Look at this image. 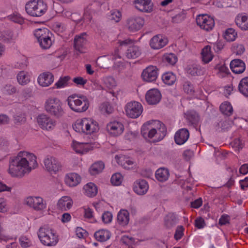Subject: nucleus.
Segmentation results:
<instances>
[{"instance_id": "nucleus-45", "label": "nucleus", "mask_w": 248, "mask_h": 248, "mask_svg": "<svg viewBox=\"0 0 248 248\" xmlns=\"http://www.w3.org/2000/svg\"><path fill=\"white\" fill-rule=\"evenodd\" d=\"M162 80L166 84L172 85L176 81V78L172 73H167L162 76Z\"/></svg>"}, {"instance_id": "nucleus-8", "label": "nucleus", "mask_w": 248, "mask_h": 248, "mask_svg": "<svg viewBox=\"0 0 248 248\" xmlns=\"http://www.w3.org/2000/svg\"><path fill=\"white\" fill-rule=\"evenodd\" d=\"M87 35L86 32L81 33L75 36L74 38V47L76 51L83 53L86 50Z\"/></svg>"}, {"instance_id": "nucleus-4", "label": "nucleus", "mask_w": 248, "mask_h": 248, "mask_svg": "<svg viewBox=\"0 0 248 248\" xmlns=\"http://www.w3.org/2000/svg\"><path fill=\"white\" fill-rule=\"evenodd\" d=\"M38 236L41 243L44 245L53 246L58 242L57 237L48 228L40 227Z\"/></svg>"}, {"instance_id": "nucleus-51", "label": "nucleus", "mask_w": 248, "mask_h": 248, "mask_svg": "<svg viewBox=\"0 0 248 248\" xmlns=\"http://www.w3.org/2000/svg\"><path fill=\"white\" fill-rule=\"evenodd\" d=\"M70 78L68 76H66L63 78H61L59 80L55 83V85L56 88H62L67 86L68 81H69Z\"/></svg>"}, {"instance_id": "nucleus-64", "label": "nucleus", "mask_w": 248, "mask_h": 248, "mask_svg": "<svg viewBox=\"0 0 248 248\" xmlns=\"http://www.w3.org/2000/svg\"><path fill=\"white\" fill-rule=\"evenodd\" d=\"M73 81L77 85L84 86L87 83V80L80 77L73 78Z\"/></svg>"}, {"instance_id": "nucleus-63", "label": "nucleus", "mask_w": 248, "mask_h": 248, "mask_svg": "<svg viewBox=\"0 0 248 248\" xmlns=\"http://www.w3.org/2000/svg\"><path fill=\"white\" fill-rule=\"evenodd\" d=\"M121 241L124 244L129 245L134 242V239L132 237L124 235L122 237Z\"/></svg>"}, {"instance_id": "nucleus-21", "label": "nucleus", "mask_w": 248, "mask_h": 248, "mask_svg": "<svg viewBox=\"0 0 248 248\" xmlns=\"http://www.w3.org/2000/svg\"><path fill=\"white\" fill-rule=\"evenodd\" d=\"M134 3L135 8L140 11L149 13L152 10L153 4L151 0H135Z\"/></svg>"}, {"instance_id": "nucleus-52", "label": "nucleus", "mask_w": 248, "mask_h": 248, "mask_svg": "<svg viewBox=\"0 0 248 248\" xmlns=\"http://www.w3.org/2000/svg\"><path fill=\"white\" fill-rule=\"evenodd\" d=\"M2 91L4 94L11 95L16 93V89L11 84H6L3 86Z\"/></svg>"}, {"instance_id": "nucleus-40", "label": "nucleus", "mask_w": 248, "mask_h": 248, "mask_svg": "<svg viewBox=\"0 0 248 248\" xmlns=\"http://www.w3.org/2000/svg\"><path fill=\"white\" fill-rule=\"evenodd\" d=\"M108 17L113 22H119L122 18V13L118 9H113L108 14Z\"/></svg>"}, {"instance_id": "nucleus-43", "label": "nucleus", "mask_w": 248, "mask_h": 248, "mask_svg": "<svg viewBox=\"0 0 248 248\" xmlns=\"http://www.w3.org/2000/svg\"><path fill=\"white\" fill-rule=\"evenodd\" d=\"M152 123H155L157 125L158 134L159 136L157 141L161 140L165 136L167 132V129L163 123L159 121H153Z\"/></svg>"}, {"instance_id": "nucleus-54", "label": "nucleus", "mask_w": 248, "mask_h": 248, "mask_svg": "<svg viewBox=\"0 0 248 248\" xmlns=\"http://www.w3.org/2000/svg\"><path fill=\"white\" fill-rule=\"evenodd\" d=\"M183 90L187 94H192L194 92L193 85L189 81H186L183 84Z\"/></svg>"}, {"instance_id": "nucleus-14", "label": "nucleus", "mask_w": 248, "mask_h": 248, "mask_svg": "<svg viewBox=\"0 0 248 248\" xmlns=\"http://www.w3.org/2000/svg\"><path fill=\"white\" fill-rule=\"evenodd\" d=\"M106 129L111 136L117 137L123 132L124 126L121 123L113 122L107 124Z\"/></svg>"}, {"instance_id": "nucleus-46", "label": "nucleus", "mask_w": 248, "mask_h": 248, "mask_svg": "<svg viewBox=\"0 0 248 248\" xmlns=\"http://www.w3.org/2000/svg\"><path fill=\"white\" fill-rule=\"evenodd\" d=\"M233 123V121L231 123L225 121L221 123L220 127V124L217 123L216 124V130L219 132H225L228 131L232 126V124Z\"/></svg>"}, {"instance_id": "nucleus-20", "label": "nucleus", "mask_w": 248, "mask_h": 248, "mask_svg": "<svg viewBox=\"0 0 248 248\" xmlns=\"http://www.w3.org/2000/svg\"><path fill=\"white\" fill-rule=\"evenodd\" d=\"M148 185L146 180L139 179L136 180L133 186L134 191L138 195H144L148 190Z\"/></svg>"}, {"instance_id": "nucleus-37", "label": "nucleus", "mask_w": 248, "mask_h": 248, "mask_svg": "<svg viewBox=\"0 0 248 248\" xmlns=\"http://www.w3.org/2000/svg\"><path fill=\"white\" fill-rule=\"evenodd\" d=\"M16 78L18 83L21 85H26L30 81V76L29 73L25 71H20Z\"/></svg>"}, {"instance_id": "nucleus-7", "label": "nucleus", "mask_w": 248, "mask_h": 248, "mask_svg": "<svg viewBox=\"0 0 248 248\" xmlns=\"http://www.w3.org/2000/svg\"><path fill=\"white\" fill-rule=\"evenodd\" d=\"M68 104L70 108H74V107L80 106L82 104V108H88L90 107V102L88 98L84 96L78 97L75 95L69 96L67 100Z\"/></svg>"}, {"instance_id": "nucleus-25", "label": "nucleus", "mask_w": 248, "mask_h": 248, "mask_svg": "<svg viewBox=\"0 0 248 248\" xmlns=\"http://www.w3.org/2000/svg\"><path fill=\"white\" fill-rule=\"evenodd\" d=\"M72 204L73 201L70 197L63 196L59 200L57 206L62 211H67L71 208Z\"/></svg>"}, {"instance_id": "nucleus-48", "label": "nucleus", "mask_w": 248, "mask_h": 248, "mask_svg": "<svg viewBox=\"0 0 248 248\" xmlns=\"http://www.w3.org/2000/svg\"><path fill=\"white\" fill-rule=\"evenodd\" d=\"M143 109H124V111H123L124 113L129 118L135 119L140 116L142 112Z\"/></svg>"}, {"instance_id": "nucleus-57", "label": "nucleus", "mask_w": 248, "mask_h": 248, "mask_svg": "<svg viewBox=\"0 0 248 248\" xmlns=\"http://www.w3.org/2000/svg\"><path fill=\"white\" fill-rule=\"evenodd\" d=\"M184 228L183 226H178L175 231L174 238L177 241L180 240L184 235Z\"/></svg>"}, {"instance_id": "nucleus-32", "label": "nucleus", "mask_w": 248, "mask_h": 248, "mask_svg": "<svg viewBox=\"0 0 248 248\" xmlns=\"http://www.w3.org/2000/svg\"><path fill=\"white\" fill-rule=\"evenodd\" d=\"M81 181V177L76 173H71L67 175L66 183L70 186H74L78 185Z\"/></svg>"}, {"instance_id": "nucleus-61", "label": "nucleus", "mask_w": 248, "mask_h": 248, "mask_svg": "<svg viewBox=\"0 0 248 248\" xmlns=\"http://www.w3.org/2000/svg\"><path fill=\"white\" fill-rule=\"evenodd\" d=\"M84 132L83 133H86V134L93 133L92 132V129L91 127V124L90 123V121L87 118H84Z\"/></svg>"}, {"instance_id": "nucleus-15", "label": "nucleus", "mask_w": 248, "mask_h": 248, "mask_svg": "<svg viewBox=\"0 0 248 248\" xmlns=\"http://www.w3.org/2000/svg\"><path fill=\"white\" fill-rule=\"evenodd\" d=\"M102 81L103 86L107 89L111 90L109 92L112 96L117 97L118 92H114L113 90L117 86V82L115 78L111 76H106L102 78Z\"/></svg>"}, {"instance_id": "nucleus-22", "label": "nucleus", "mask_w": 248, "mask_h": 248, "mask_svg": "<svg viewBox=\"0 0 248 248\" xmlns=\"http://www.w3.org/2000/svg\"><path fill=\"white\" fill-rule=\"evenodd\" d=\"M189 137L188 130L186 128H182L178 130L174 136L175 143L178 145L184 144Z\"/></svg>"}, {"instance_id": "nucleus-30", "label": "nucleus", "mask_w": 248, "mask_h": 248, "mask_svg": "<svg viewBox=\"0 0 248 248\" xmlns=\"http://www.w3.org/2000/svg\"><path fill=\"white\" fill-rule=\"evenodd\" d=\"M16 37V35L10 31H6L4 32L0 31V40L5 43L15 42Z\"/></svg>"}, {"instance_id": "nucleus-9", "label": "nucleus", "mask_w": 248, "mask_h": 248, "mask_svg": "<svg viewBox=\"0 0 248 248\" xmlns=\"http://www.w3.org/2000/svg\"><path fill=\"white\" fill-rule=\"evenodd\" d=\"M144 20L140 16H133L129 18L126 21L127 29L132 32L140 30L143 26Z\"/></svg>"}, {"instance_id": "nucleus-5", "label": "nucleus", "mask_w": 248, "mask_h": 248, "mask_svg": "<svg viewBox=\"0 0 248 248\" xmlns=\"http://www.w3.org/2000/svg\"><path fill=\"white\" fill-rule=\"evenodd\" d=\"M196 22L201 29L207 31L212 30L215 25L214 19L205 14L197 16Z\"/></svg>"}, {"instance_id": "nucleus-47", "label": "nucleus", "mask_w": 248, "mask_h": 248, "mask_svg": "<svg viewBox=\"0 0 248 248\" xmlns=\"http://www.w3.org/2000/svg\"><path fill=\"white\" fill-rule=\"evenodd\" d=\"M237 33L234 29L232 28L228 29L224 35V38L229 42L233 41L236 37Z\"/></svg>"}, {"instance_id": "nucleus-17", "label": "nucleus", "mask_w": 248, "mask_h": 248, "mask_svg": "<svg viewBox=\"0 0 248 248\" xmlns=\"http://www.w3.org/2000/svg\"><path fill=\"white\" fill-rule=\"evenodd\" d=\"M187 74L192 77L200 76L205 72V69L199 64L193 63L189 64L186 69Z\"/></svg>"}, {"instance_id": "nucleus-53", "label": "nucleus", "mask_w": 248, "mask_h": 248, "mask_svg": "<svg viewBox=\"0 0 248 248\" xmlns=\"http://www.w3.org/2000/svg\"><path fill=\"white\" fill-rule=\"evenodd\" d=\"M122 176L120 173L114 174L110 179L111 183L113 185L119 186L122 182Z\"/></svg>"}, {"instance_id": "nucleus-38", "label": "nucleus", "mask_w": 248, "mask_h": 248, "mask_svg": "<svg viewBox=\"0 0 248 248\" xmlns=\"http://www.w3.org/2000/svg\"><path fill=\"white\" fill-rule=\"evenodd\" d=\"M85 194L90 197H94L97 193V186L93 183H88L84 186Z\"/></svg>"}, {"instance_id": "nucleus-62", "label": "nucleus", "mask_w": 248, "mask_h": 248, "mask_svg": "<svg viewBox=\"0 0 248 248\" xmlns=\"http://www.w3.org/2000/svg\"><path fill=\"white\" fill-rule=\"evenodd\" d=\"M47 112L57 118L62 116L63 114V109H46Z\"/></svg>"}, {"instance_id": "nucleus-31", "label": "nucleus", "mask_w": 248, "mask_h": 248, "mask_svg": "<svg viewBox=\"0 0 248 248\" xmlns=\"http://www.w3.org/2000/svg\"><path fill=\"white\" fill-rule=\"evenodd\" d=\"M63 107L62 102L56 98H50L45 102L46 108H59Z\"/></svg>"}, {"instance_id": "nucleus-29", "label": "nucleus", "mask_w": 248, "mask_h": 248, "mask_svg": "<svg viewBox=\"0 0 248 248\" xmlns=\"http://www.w3.org/2000/svg\"><path fill=\"white\" fill-rule=\"evenodd\" d=\"M178 218L174 213H169L164 218L165 226L168 229H171L178 223Z\"/></svg>"}, {"instance_id": "nucleus-19", "label": "nucleus", "mask_w": 248, "mask_h": 248, "mask_svg": "<svg viewBox=\"0 0 248 248\" xmlns=\"http://www.w3.org/2000/svg\"><path fill=\"white\" fill-rule=\"evenodd\" d=\"M54 81V76L49 72H44L40 74L37 78L38 84L42 87H48Z\"/></svg>"}, {"instance_id": "nucleus-56", "label": "nucleus", "mask_w": 248, "mask_h": 248, "mask_svg": "<svg viewBox=\"0 0 248 248\" xmlns=\"http://www.w3.org/2000/svg\"><path fill=\"white\" fill-rule=\"evenodd\" d=\"M28 65V62L26 58L23 57L22 59L18 61L15 64V67L17 69H24Z\"/></svg>"}, {"instance_id": "nucleus-13", "label": "nucleus", "mask_w": 248, "mask_h": 248, "mask_svg": "<svg viewBox=\"0 0 248 248\" xmlns=\"http://www.w3.org/2000/svg\"><path fill=\"white\" fill-rule=\"evenodd\" d=\"M37 121L40 127L44 130L51 129L55 125L54 121L43 114L38 115L37 118Z\"/></svg>"}, {"instance_id": "nucleus-39", "label": "nucleus", "mask_w": 248, "mask_h": 248, "mask_svg": "<svg viewBox=\"0 0 248 248\" xmlns=\"http://www.w3.org/2000/svg\"><path fill=\"white\" fill-rule=\"evenodd\" d=\"M105 167V164L102 161H98L93 163L90 168L89 171L92 175L101 172Z\"/></svg>"}, {"instance_id": "nucleus-27", "label": "nucleus", "mask_w": 248, "mask_h": 248, "mask_svg": "<svg viewBox=\"0 0 248 248\" xmlns=\"http://www.w3.org/2000/svg\"><path fill=\"white\" fill-rule=\"evenodd\" d=\"M235 21L237 26L242 30H248V16L245 15H238Z\"/></svg>"}, {"instance_id": "nucleus-36", "label": "nucleus", "mask_w": 248, "mask_h": 248, "mask_svg": "<svg viewBox=\"0 0 248 248\" xmlns=\"http://www.w3.org/2000/svg\"><path fill=\"white\" fill-rule=\"evenodd\" d=\"M117 221L122 225H126L129 221L128 212L125 210H121L117 215Z\"/></svg>"}, {"instance_id": "nucleus-33", "label": "nucleus", "mask_w": 248, "mask_h": 248, "mask_svg": "<svg viewBox=\"0 0 248 248\" xmlns=\"http://www.w3.org/2000/svg\"><path fill=\"white\" fill-rule=\"evenodd\" d=\"M117 162L124 168L126 170H130L133 168V161L130 160L128 158H124L123 156H120L116 155L115 156Z\"/></svg>"}, {"instance_id": "nucleus-42", "label": "nucleus", "mask_w": 248, "mask_h": 248, "mask_svg": "<svg viewBox=\"0 0 248 248\" xmlns=\"http://www.w3.org/2000/svg\"><path fill=\"white\" fill-rule=\"evenodd\" d=\"M238 89L245 96L248 97V77L242 78L239 82Z\"/></svg>"}, {"instance_id": "nucleus-16", "label": "nucleus", "mask_w": 248, "mask_h": 248, "mask_svg": "<svg viewBox=\"0 0 248 248\" xmlns=\"http://www.w3.org/2000/svg\"><path fill=\"white\" fill-rule=\"evenodd\" d=\"M161 99L160 92L156 89L149 90L146 94V100L150 105H155L158 103Z\"/></svg>"}, {"instance_id": "nucleus-6", "label": "nucleus", "mask_w": 248, "mask_h": 248, "mask_svg": "<svg viewBox=\"0 0 248 248\" xmlns=\"http://www.w3.org/2000/svg\"><path fill=\"white\" fill-rule=\"evenodd\" d=\"M71 19L77 24L88 25L92 19V11L89 8L87 7L85 9L84 14L82 16L79 14L75 13L72 14Z\"/></svg>"}, {"instance_id": "nucleus-60", "label": "nucleus", "mask_w": 248, "mask_h": 248, "mask_svg": "<svg viewBox=\"0 0 248 248\" xmlns=\"http://www.w3.org/2000/svg\"><path fill=\"white\" fill-rule=\"evenodd\" d=\"M206 225L204 219L202 217L197 218L195 220V226L199 229L203 228Z\"/></svg>"}, {"instance_id": "nucleus-11", "label": "nucleus", "mask_w": 248, "mask_h": 248, "mask_svg": "<svg viewBox=\"0 0 248 248\" xmlns=\"http://www.w3.org/2000/svg\"><path fill=\"white\" fill-rule=\"evenodd\" d=\"M158 76V70L156 66L150 65L145 68L141 74L144 81L151 82L156 80Z\"/></svg>"}, {"instance_id": "nucleus-10", "label": "nucleus", "mask_w": 248, "mask_h": 248, "mask_svg": "<svg viewBox=\"0 0 248 248\" xmlns=\"http://www.w3.org/2000/svg\"><path fill=\"white\" fill-rule=\"evenodd\" d=\"M26 203L36 211H41L46 208V204L43 199L40 197H29L26 201Z\"/></svg>"}, {"instance_id": "nucleus-55", "label": "nucleus", "mask_w": 248, "mask_h": 248, "mask_svg": "<svg viewBox=\"0 0 248 248\" xmlns=\"http://www.w3.org/2000/svg\"><path fill=\"white\" fill-rule=\"evenodd\" d=\"M7 18L19 24H22L24 22L23 18L20 15L17 14L11 15L7 16Z\"/></svg>"}, {"instance_id": "nucleus-26", "label": "nucleus", "mask_w": 248, "mask_h": 248, "mask_svg": "<svg viewBox=\"0 0 248 248\" xmlns=\"http://www.w3.org/2000/svg\"><path fill=\"white\" fill-rule=\"evenodd\" d=\"M89 142H79L73 140L72 147L75 152L78 154H83L88 152L89 150H92L93 147H91L90 148L85 147L84 145H88Z\"/></svg>"}, {"instance_id": "nucleus-41", "label": "nucleus", "mask_w": 248, "mask_h": 248, "mask_svg": "<svg viewBox=\"0 0 248 248\" xmlns=\"http://www.w3.org/2000/svg\"><path fill=\"white\" fill-rule=\"evenodd\" d=\"M169 175V172L167 169L164 168H160L155 172L156 178L160 182L166 181Z\"/></svg>"}, {"instance_id": "nucleus-34", "label": "nucleus", "mask_w": 248, "mask_h": 248, "mask_svg": "<svg viewBox=\"0 0 248 248\" xmlns=\"http://www.w3.org/2000/svg\"><path fill=\"white\" fill-rule=\"evenodd\" d=\"M211 47L209 46H207L203 47L201 53L202 61L204 63L209 62L213 58V54L211 50Z\"/></svg>"}, {"instance_id": "nucleus-24", "label": "nucleus", "mask_w": 248, "mask_h": 248, "mask_svg": "<svg viewBox=\"0 0 248 248\" xmlns=\"http://www.w3.org/2000/svg\"><path fill=\"white\" fill-rule=\"evenodd\" d=\"M230 65L232 72L235 74L243 73L246 68L244 62L240 59H234L232 61Z\"/></svg>"}, {"instance_id": "nucleus-1", "label": "nucleus", "mask_w": 248, "mask_h": 248, "mask_svg": "<svg viewBox=\"0 0 248 248\" xmlns=\"http://www.w3.org/2000/svg\"><path fill=\"white\" fill-rule=\"evenodd\" d=\"M36 157L34 154L20 151L16 157L10 161L9 172L14 177H22L37 167Z\"/></svg>"}, {"instance_id": "nucleus-12", "label": "nucleus", "mask_w": 248, "mask_h": 248, "mask_svg": "<svg viewBox=\"0 0 248 248\" xmlns=\"http://www.w3.org/2000/svg\"><path fill=\"white\" fill-rule=\"evenodd\" d=\"M46 170L50 172L56 173L61 167V164L54 157L47 155L44 161Z\"/></svg>"}, {"instance_id": "nucleus-59", "label": "nucleus", "mask_w": 248, "mask_h": 248, "mask_svg": "<svg viewBox=\"0 0 248 248\" xmlns=\"http://www.w3.org/2000/svg\"><path fill=\"white\" fill-rule=\"evenodd\" d=\"M101 217L104 223H109L112 221V215L110 212L106 211L102 214Z\"/></svg>"}, {"instance_id": "nucleus-3", "label": "nucleus", "mask_w": 248, "mask_h": 248, "mask_svg": "<svg viewBox=\"0 0 248 248\" xmlns=\"http://www.w3.org/2000/svg\"><path fill=\"white\" fill-rule=\"evenodd\" d=\"M34 35L42 48L47 49L52 46L54 37L53 34L46 28L36 30Z\"/></svg>"}, {"instance_id": "nucleus-28", "label": "nucleus", "mask_w": 248, "mask_h": 248, "mask_svg": "<svg viewBox=\"0 0 248 248\" xmlns=\"http://www.w3.org/2000/svg\"><path fill=\"white\" fill-rule=\"evenodd\" d=\"M94 236L97 241L105 242L110 238L111 233L108 230L100 229L95 232Z\"/></svg>"}, {"instance_id": "nucleus-49", "label": "nucleus", "mask_w": 248, "mask_h": 248, "mask_svg": "<svg viewBox=\"0 0 248 248\" xmlns=\"http://www.w3.org/2000/svg\"><path fill=\"white\" fill-rule=\"evenodd\" d=\"M163 60L166 62L170 65H173L176 62L177 58L175 54L170 53L165 55L164 56Z\"/></svg>"}, {"instance_id": "nucleus-18", "label": "nucleus", "mask_w": 248, "mask_h": 248, "mask_svg": "<svg viewBox=\"0 0 248 248\" xmlns=\"http://www.w3.org/2000/svg\"><path fill=\"white\" fill-rule=\"evenodd\" d=\"M168 43V40L161 35L154 36L150 41V46L154 49H159Z\"/></svg>"}, {"instance_id": "nucleus-50", "label": "nucleus", "mask_w": 248, "mask_h": 248, "mask_svg": "<svg viewBox=\"0 0 248 248\" xmlns=\"http://www.w3.org/2000/svg\"><path fill=\"white\" fill-rule=\"evenodd\" d=\"M84 118L82 120H77L75 124L73 125V129L77 132H84Z\"/></svg>"}, {"instance_id": "nucleus-44", "label": "nucleus", "mask_w": 248, "mask_h": 248, "mask_svg": "<svg viewBox=\"0 0 248 248\" xmlns=\"http://www.w3.org/2000/svg\"><path fill=\"white\" fill-rule=\"evenodd\" d=\"M215 69L217 71V75L220 78H223L229 73V70L224 63L216 65Z\"/></svg>"}, {"instance_id": "nucleus-23", "label": "nucleus", "mask_w": 248, "mask_h": 248, "mask_svg": "<svg viewBox=\"0 0 248 248\" xmlns=\"http://www.w3.org/2000/svg\"><path fill=\"white\" fill-rule=\"evenodd\" d=\"M185 118L189 124L197 126L200 121L199 115L194 109H188L184 113Z\"/></svg>"}, {"instance_id": "nucleus-58", "label": "nucleus", "mask_w": 248, "mask_h": 248, "mask_svg": "<svg viewBox=\"0 0 248 248\" xmlns=\"http://www.w3.org/2000/svg\"><path fill=\"white\" fill-rule=\"evenodd\" d=\"M125 108H143V107L140 102L131 101L126 104Z\"/></svg>"}, {"instance_id": "nucleus-35", "label": "nucleus", "mask_w": 248, "mask_h": 248, "mask_svg": "<svg viewBox=\"0 0 248 248\" xmlns=\"http://www.w3.org/2000/svg\"><path fill=\"white\" fill-rule=\"evenodd\" d=\"M141 54L140 50L137 46H129L125 52V56L128 59H135Z\"/></svg>"}, {"instance_id": "nucleus-2", "label": "nucleus", "mask_w": 248, "mask_h": 248, "mask_svg": "<svg viewBox=\"0 0 248 248\" xmlns=\"http://www.w3.org/2000/svg\"><path fill=\"white\" fill-rule=\"evenodd\" d=\"M25 9L31 16L40 17L46 13L47 6L43 0H33L26 3Z\"/></svg>"}]
</instances>
